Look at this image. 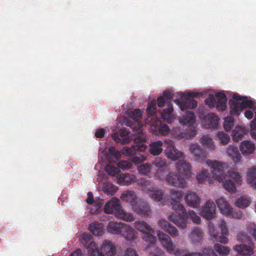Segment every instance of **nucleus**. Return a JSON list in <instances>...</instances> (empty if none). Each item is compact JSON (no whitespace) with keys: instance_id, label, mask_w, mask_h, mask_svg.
Wrapping results in <instances>:
<instances>
[{"instance_id":"1","label":"nucleus","mask_w":256,"mask_h":256,"mask_svg":"<svg viewBox=\"0 0 256 256\" xmlns=\"http://www.w3.org/2000/svg\"><path fill=\"white\" fill-rule=\"evenodd\" d=\"M206 164L210 167L213 178L219 182H222L224 188L230 193L234 194L236 192V187L234 182L231 180H225L226 177L225 171L226 164L210 160H208Z\"/></svg>"},{"instance_id":"2","label":"nucleus","mask_w":256,"mask_h":256,"mask_svg":"<svg viewBox=\"0 0 256 256\" xmlns=\"http://www.w3.org/2000/svg\"><path fill=\"white\" fill-rule=\"evenodd\" d=\"M134 141L135 144L130 148L124 147L122 150V154L131 157L132 162L135 164H138L146 160V157L140 154L144 152L146 148V146L144 144L146 142V138L144 134H138L136 136Z\"/></svg>"},{"instance_id":"3","label":"nucleus","mask_w":256,"mask_h":256,"mask_svg":"<svg viewBox=\"0 0 256 256\" xmlns=\"http://www.w3.org/2000/svg\"><path fill=\"white\" fill-rule=\"evenodd\" d=\"M171 204L172 210L178 214L179 217L176 214H172L168 216V219L176 225L178 228H186L188 218V214L186 208L180 202H175L174 204L172 202Z\"/></svg>"},{"instance_id":"4","label":"nucleus","mask_w":256,"mask_h":256,"mask_svg":"<svg viewBox=\"0 0 256 256\" xmlns=\"http://www.w3.org/2000/svg\"><path fill=\"white\" fill-rule=\"evenodd\" d=\"M208 233L210 238L213 241L220 242L223 244L228 242V238L226 236L228 234V230L226 226V222L222 220L220 222V228L221 229V234L219 235L214 230V226L213 223L210 222L208 223Z\"/></svg>"},{"instance_id":"5","label":"nucleus","mask_w":256,"mask_h":256,"mask_svg":"<svg viewBox=\"0 0 256 256\" xmlns=\"http://www.w3.org/2000/svg\"><path fill=\"white\" fill-rule=\"evenodd\" d=\"M208 233L210 238L213 241L220 242L223 244L228 242V238L226 236L228 234V230L226 226V222L222 220L220 222V228L221 229V234L219 235L214 230V226L213 223L210 222L208 223Z\"/></svg>"},{"instance_id":"6","label":"nucleus","mask_w":256,"mask_h":256,"mask_svg":"<svg viewBox=\"0 0 256 256\" xmlns=\"http://www.w3.org/2000/svg\"><path fill=\"white\" fill-rule=\"evenodd\" d=\"M227 98L226 94L222 92L216 94L215 97L213 94H210L205 100V103L210 108L216 106L218 110H224L226 108Z\"/></svg>"},{"instance_id":"7","label":"nucleus","mask_w":256,"mask_h":256,"mask_svg":"<svg viewBox=\"0 0 256 256\" xmlns=\"http://www.w3.org/2000/svg\"><path fill=\"white\" fill-rule=\"evenodd\" d=\"M158 236L161 244L166 249L168 253L176 256H180V250L176 248V245L173 244L168 234L159 231L158 232Z\"/></svg>"},{"instance_id":"8","label":"nucleus","mask_w":256,"mask_h":256,"mask_svg":"<svg viewBox=\"0 0 256 256\" xmlns=\"http://www.w3.org/2000/svg\"><path fill=\"white\" fill-rule=\"evenodd\" d=\"M162 96H164L166 100L167 108H164L162 110L161 114V117L164 120L168 122H170L172 119V113L174 110L172 104L171 102L173 98L172 92L170 90H166L164 92Z\"/></svg>"},{"instance_id":"9","label":"nucleus","mask_w":256,"mask_h":256,"mask_svg":"<svg viewBox=\"0 0 256 256\" xmlns=\"http://www.w3.org/2000/svg\"><path fill=\"white\" fill-rule=\"evenodd\" d=\"M229 104L230 114L238 116L244 108L252 107L254 105V102L252 100H248L246 96H244L242 102L229 100Z\"/></svg>"},{"instance_id":"10","label":"nucleus","mask_w":256,"mask_h":256,"mask_svg":"<svg viewBox=\"0 0 256 256\" xmlns=\"http://www.w3.org/2000/svg\"><path fill=\"white\" fill-rule=\"evenodd\" d=\"M165 144L166 145V148L164 152L168 159L172 160H176L183 157L184 154L176 149L172 140H166Z\"/></svg>"},{"instance_id":"11","label":"nucleus","mask_w":256,"mask_h":256,"mask_svg":"<svg viewBox=\"0 0 256 256\" xmlns=\"http://www.w3.org/2000/svg\"><path fill=\"white\" fill-rule=\"evenodd\" d=\"M216 206L214 202L208 200L200 208V214L204 218L210 220L216 217Z\"/></svg>"},{"instance_id":"12","label":"nucleus","mask_w":256,"mask_h":256,"mask_svg":"<svg viewBox=\"0 0 256 256\" xmlns=\"http://www.w3.org/2000/svg\"><path fill=\"white\" fill-rule=\"evenodd\" d=\"M122 209V206L120 204V200L116 197L112 198L104 206V212L105 213L114 214L116 217Z\"/></svg>"},{"instance_id":"13","label":"nucleus","mask_w":256,"mask_h":256,"mask_svg":"<svg viewBox=\"0 0 256 256\" xmlns=\"http://www.w3.org/2000/svg\"><path fill=\"white\" fill-rule=\"evenodd\" d=\"M133 210L140 216H148L152 214V210L148 204L141 199H138L132 204Z\"/></svg>"},{"instance_id":"14","label":"nucleus","mask_w":256,"mask_h":256,"mask_svg":"<svg viewBox=\"0 0 256 256\" xmlns=\"http://www.w3.org/2000/svg\"><path fill=\"white\" fill-rule=\"evenodd\" d=\"M181 98H176L174 102L178 104L181 110L184 111L187 108L192 109L197 106V102L193 99L185 98V94L180 93Z\"/></svg>"},{"instance_id":"15","label":"nucleus","mask_w":256,"mask_h":256,"mask_svg":"<svg viewBox=\"0 0 256 256\" xmlns=\"http://www.w3.org/2000/svg\"><path fill=\"white\" fill-rule=\"evenodd\" d=\"M166 180L170 184L180 188L186 186V179L174 172H169L166 177Z\"/></svg>"},{"instance_id":"16","label":"nucleus","mask_w":256,"mask_h":256,"mask_svg":"<svg viewBox=\"0 0 256 256\" xmlns=\"http://www.w3.org/2000/svg\"><path fill=\"white\" fill-rule=\"evenodd\" d=\"M191 166L189 162L183 160H179L176 164V170L178 172L188 178L191 176Z\"/></svg>"},{"instance_id":"17","label":"nucleus","mask_w":256,"mask_h":256,"mask_svg":"<svg viewBox=\"0 0 256 256\" xmlns=\"http://www.w3.org/2000/svg\"><path fill=\"white\" fill-rule=\"evenodd\" d=\"M232 248L238 254L243 256H251L254 252L252 244L249 246L246 244H236Z\"/></svg>"},{"instance_id":"18","label":"nucleus","mask_w":256,"mask_h":256,"mask_svg":"<svg viewBox=\"0 0 256 256\" xmlns=\"http://www.w3.org/2000/svg\"><path fill=\"white\" fill-rule=\"evenodd\" d=\"M219 118L213 113L208 114L204 118V125L206 128H216L218 125Z\"/></svg>"},{"instance_id":"19","label":"nucleus","mask_w":256,"mask_h":256,"mask_svg":"<svg viewBox=\"0 0 256 256\" xmlns=\"http://www.w3.org/2000/svg\"><path fill=\"white\" fill-rule=\"evenodd\" d=\"M190 150L198 161H204L206 158V150L200 148V146L196 144H192L190 146Z\"/></svg>"},{"instance_id":"20","label":"nucleus","mask_w":256,"mask_h":256,"mask_svg":"<svg viewBox=\"0 0 256 256\" xmlns=\"http://www.w3.org/2000/svg\"><path fill=\"white\" fill-rule=\"evenodd\" d=\"M158 226L160 228L167 232L172 237H176L178 236L177 229L165 220H160L158 222Z\"/></svg>"},{"instance_id":"21","label":"nucleus","mask_w":256,"mask_h":256,"mask_svg":"<svg viewBox=\"0 0 256 256\" xmlns=\"http://www.w3.org/2000/svg\"><path fill=\"white\" fill-rule=\"evenodd\" d=\"M185 200L188 206L196 208L200 206V198L195 192L188 191L185 196Z\"/></svg>"},{"instance_id":"22","label":"nucleus","mask_w":256,"mask_h":256,"mask_svg":"<svg viewBox=\"0 0 256 256\" xmlns=\"http://www.w3.org/2000/svg\"><path fill=\"white\" fill-rule=\"evenodd\" d=\"M190 238L192 242L195 245L200 244L204 239L202 230L198 228H194L190 234Z\"/></svg>"},{"instance_id":"23","label":"nucleus","mask_w":256,"mask_h":256,"mask_svg":"<svg viewBox=\"0 0 256 256\" xmlns=\"http://www.w3.org/2000/svg\"><path fill=\"white\" fill-rule=\"evenodd\" d=\"M126 224L122 222H118L110 221L107 226L108 232L114 234H120Z\"/></svg>"},{"instance_id":"24","label":"nucleus","mask_w":256,"mask_h":256,"mask_svg":"<svg viewBox=\"0 0 256 256\" xmlns=\"http://www.w3.org/2000/svg\"><path fill=\"white\" fill-rule=\"evenodd\" d=\"M122 201L130 204L132 208V204H135L138 200L134 192L132 190H126L120 196Z\"/></svg>"},{"instance_id":"25","label":"nucleus","mask_w":256,"mask_h":256,"mask_svg":"<svg viewBox=\"0 0 256 256\" xmlns=\"http://www.w3.org/2000/svg\"><path fill=\"white\" fill-rule=\"evenodd\" d=\"M137 232L130 226L126 224L120 235L128 240H134L137 237Z\"/></svg>"},{"instance_id":"26","label":"nucleus","mask_w":256,"mask_h":256,"mask_svg":"<svg viewBox=\"0 0 256 256\" xmlns=\"http://www.w3.org/2000/svg\"><path fill=\"white\" fill-rule=\"evenodd\" d=\"M179 121L180 123L188 125V126H192L195 121V116L194 112L190 110L186 111V115L180 117Z\"/></svg>"},{"instance_id":"27","label":"nucleus","mask_w":256,"mask_h":256,"mask_svg":"<svg viewBox=\"0 0 256 256\" xmlns=\"http://www.w3.org/2000/svg\"><path fill=\"white\" fill-rule=\"evenodd\" d=\"M163 143L160 140L151 142L150 145V152L153 156H158L162 152Z\"/></svg>"},{"instance_id":"28","label":"nucleus","mask_w":256,"mask_h":256,"mask_svg":"<svg viewBox=\"0 0 256 256\" xmlns=\"http://www.w3.org/2000/svg\"><path fill=\"white\" fill-rule=\"evenodd\" d=\"M255 149L254 144L248 140L243 141L240 146V150L244 154H250L253 152Z\"/></svg>"},{"instance_id":"29","label":"nucleus","mask_w":256,"mask_h":256,"mask_svg":"<svg viewBox=\"0 0 256 256\" xmlns=\"http://www.w3.org/2000/svg\"><path fill=\"white\" fill-rule=\"evenodd\" d=\"M142 116V113L140 110L139 109H135L134 110L130 111L128 113V116L133 120H134L135 122H138V128L134 127V129L136 130H139L138 134H143L142 132L140 130V126L138 122Z\"/></svg>"},{"instance_id":"30","label":"nucleus","mask_w":256,"mask_h":256,"mask_svg":"<svg viewBox=\"0 0 256 256\" xmlns=\"http://www.w3.org/2000/svg\"><path fill=\"white\" fill-rule=\"evenodd\" d=\"M88 230L94 234L100 236L104 234V226L101 223L94 222L89 225Z\"/></svg>"},{"instance_id":"31","label":"nucleus","mask_w":256,"mask_h":256,"mask_svg":"<svg viewBox=\"0 0 256 256\" xmlns=\"http://www.w3.org/2000/svg\"><path fill=\"white\" fill-rule=\"evenodd\" d=\"M216 202L222 213L226 214L230 212L231 208L224 198H219Z\"/></svg>"},{"instance_id":"32","label":"nucleus","mask_w":256,"mask_h":256,"mask_svg":"<svg viewBox=\"0 0 256 256\" xmlns=\"http://www.w3.org/2000/svg\"><path fill=\"white\" fill-rule=\"evenodd\" d=\"M135 228L144 234L152 231V228L146 222L144 221H138L134 222Z\"/></svg>"},{"instance_id":"33","label":"nucleus","mask_w":256,"mask_h":256,"mask_svg":"<svg viewBox=\"0 0 256 256\" xmlns=\"http://www.w3.org/2000/svg\"><path fill=\"white\" fill-rule=\"evenodd\" d=\"M227 153L234 162H237L240 160L241 156L238 147L229 146L227 148Z\"/></svg>"},{"instance_id":"34","label":"nucleus","mask_w":256,"mask_h":256,"mask_svg":"<svg viewBox=\"0 0 256 256\" xmlns=\"http://www.w3.org/2000/svg\"><path fill=\"white\" fill-rule=\"evenodd\" d=\"M88 256H104L100 253L94 242H90L86 246Z\"/></svg>"},{"instance_id":"35","label":"nucleus","mask_w":256,"mask_h":256,"mask_svg":"<svg viewBox=\"0 0 256 256\" xmlns=\"http://www.w3.org/2000/svg\"><path fill=\"white\" fill-rule=\"evenodd\" d=\"M139 185L143 191L150 193L155 188L152 182L150 180H141Z\"/></svg>"},{"instance_id":"36","label":"nucleus","mask_w":256,"mask_h":256,"mask_svg":"<svg viewBox=\"0 0 256 256\" xmlns=\"http://www.w3.org/2000/svg\"><path fill=\"white\" fill-rule=\"evenodd\" d=\"M247 181L256 188V166L249 170L247 175Z\"/></svg>"},{"instance_id":"37","label":"nucleus","mask_w":256,"mask_h":256,"mask_svg":"<svg viewBox=\"0 0 256 256\" xmlns=\"http://www.w3.org/2000/svg\"><path fill=\"white\" fill-rule=\"evenodd\" d=\"M135 178L134 176L126 173L120 174L118 180L124 185H128L131 182H134Z\"/></svg>"},{"instance_id":"38","label":"nucleus","mask_w":256,"mask_h":256,"mask_svg":"<svg viewBox=\"0 0 256 256\" xmlns=\"http://www.w3.org/2000/svg\"><path fill=\"white\" fill-rule=\"evenodd\" d=\"M244 134V130L241 126L236 127L232 132V137L234 142L240 140Z\"/></svg>"},{"instance_id":"39","label":"nucleus","mask_w":256,"mask_h":256,"mask_svg":"<svg viewBox=\"0 0 256 256\" xmlns=\"http://www.w3.org/2000/svg\"><path fill=\"white\" fill-rule=\"evenodd\" d=\"M152 166L148 163L141 164L137 166V169L140 174L148 175L151 171Z\"/></svg>"},{"instance_id":"40","label":"nucleus","mask_w":256,"mask_h":256,"mask_svg":"<svg viewBox=\"0 0 256 256\" xmlns=\"http://www.w3.org/2000/svg\"><path fill=\"white\" fill-rule=\"evenodd\" d=\"M116 218H121L127 222H133L134 220V218L132 214L126 212L122 209L120 210V212L118 214Z\"/></svg>"},{"instance_id":"41","label":"nucleus","mask_w":256,"mask_h":256,"mask_svg":"<svg viewBox=\"0 0 256 256\" xmlns=\"http://www.w3.org/2000/svg\"><path fill=\"white\" fill-rule=\"evenodd\" d=\"M150 196L156 201H160L162 199L164 192L161 190H156V188L150 193Z\"/></svg>"},{"instance_id":"42","label":"nucleus","mask_w":256,"mask_h":256,"mask_svg":"<svg viewBox=\"0 0 256 256\" xmlns=\"http://www.w3.org/2000/svg\"><path fill=\"white\" fill-rule=\"evenodd\" d=\"M152 164L158 169L164 168L166 167V160L161 157H157L154 158L152 162Z\"/></svg>"},{"instance_id":"43","label":"nucleus","mask_w":256,"mask_h":256,"mask_svg":"<svg viewBox=\"0 0 256 256\" xmlns=\"http://www.w3.org/2000/svg\"><path fill=\"white\" fill-rule=\"evenodd\" d=\"M104 190L108 194L113 195L117 190V188L112 184L106 182L104 184Z\"/></svg>"},{"instance_id":"44","label":"nucleus","mask_w":256,"mask_h":256,"mask_svg":"<svg viewBox=\"0 0 256 256\" xmlns=\"http://www.w3.org/2000/svg\"><path fill=\"white\" fill-rule=\"evenodd\" d=\"M189 127L190 128L186 129L184 133H181L182 138H190L195 136L196 134L195 128L192 126Z\"/></svg>"},{"instance_id":"45","label":"nucleus","mask_w":256,"mask_h":256,"mask_svg":"<svg viewBox=\"0 0 256 256\" xmlns=\"http://www.w3.org/2000/svg\"><path fill=\"white\" fill-rule=\"evenodd\" d=\"M215 250L220 254L222 256L227 255L230 252L229 248L218 244H215Z\"/></svg>"},{"instance_id":"46","label":"nucleus","mask_w":256,"mask_h":256,"mask_svg":"<svg viewBox=\"0 0 256 256\" xmlns=\"http://www.w3.org/2000/svg\"><path fill=\"white\" fill-rule=\"evenodd\" d=\"M234 118L230 116L224 118V128L226 131H230L234 126Z\"/></svg>"},{"instance_id":"47","label":"nucleus","mask_w":256,"mask_h":256,"mask_svg":"<svg viewBox=\"0 0 256 256\" xmlns=\"http://www.w3.org/2000/svg\"><path fill=\"white\" fill-rule=\"evenodd\" d=\"M202 144L208 148L212 150L214 148L212 140L208 136H204L200 139Z\"/></svg>"},{"instance_id":"48","label":"nucleus","mask_w":256,"mask_h":256,"mask_svg":"<svg viewBox=\"0 0 256 256\" xmlns=\"http://www.w3.org/2000/svg\"><path fill=\"white\" fill-rule=\"evenodd\" d=\"M170 196L171 200L174 202H180L182 197L180 192L175 190L170 191Z\"/></svg>"},{"instance_id":"49","label":"nucleus","mask_w":256,"mask_h":256,"mask_svg":"<svg viewBox=\"0 0 256 256\" xmlns=\"http://www.w3.org/2000/svg\"><path fill=\"white\" fill-rule=\"evenodd\" d=\"M154 232L152 229V232H150L148 233L144 234V239L146 242H149L152 244H154L156 241V238L154 236Z\"/></svg>"},{"instance_id":"50","label":"nucleus","mask_w":256,"mask_h":256,"mask_svg":"<svg viewBox=\"0 0 256 256\" xmlns=\"http://www.w3.org/2000/svg\"><path fill=\"white\" fill-rule=\"evenodd\" d=\"M210 173L206 170H203L200 173L196 176V180L199 183H202L206 180L208 178L210 177Z\"/></svg>"},{"instance_id":"51","label":"nucleus","mask_w":256,"mask_h":256,"mask_svg":"<svg viewBox=\"0 0 256 256\" xmlns=\"http://www.w3.org/2000/svg\"><path fill=\"white\" fill-rule=\"evenodd\" d=\"M250 200L248 199L240 197L236 202V205L238 208H244L249 205Z\"/></svg>"},{"instance_id":"52","label":"nucleus","mask_w":256,"mask_h":256,"mask_svg":"<svg viewBox=\"0 0 256 256\" xmlns=\"http://www.w3.org/2000/svg\"><path fill=\"white\" fill-rule=\"evenodd\" d=\"M218 136L220 143L222 144H227L230 140V138L228 134L222 132H218Z\"/></svg>"},{"instance_id":"53","label":"nucleus","mask_w":256,"mask_h":256,"mask_svg":"<svg viewBox=\"0 0 256 256\" xmlns=\"http://www.w3.org/2000/svg\"><path fill=\"white\" fill-rule=\"evenodd\" d=\"M108 152L110 160L112 158H114L116 160H118L120 158V154L113 146H111L108 148Z\"/></svg>"},{"instance_id":"54","label":"nucleus","mask_w":256,"mask_h":256,"mask_svg":"<svg viewBox=\"0 0 256 256\" xmlns=\"http://www.w3.org/2000/svg\"><path fill=\"white\" fill-rule=\"evenodd\" d=\"M117 166L123 170H129L132 166V163L127 160H120L117 164Z\"/></svg>"},{"instance_id":"55","label":"nucleus","mask_w":256,"mask_h":256,"mask_svg":"<svg viewBox=\"0 0 256 256\" xmlns=\"http://www.w3.org/2000/svg\"><path fill=\"white\" fill-rule=\"evenodd\" d=\"M156 104L154 102H150L148 104L146 111L149 116H152L156 113Z\"/></svg>"},{"instance_id":"56","label":"nucleus","mask_w":256,"mask_h":256,"mask_svg":"<svg viewBox=\"0 0 256 256\" xmlns=\"http://www.w3.org/2000/svg\"><path fill=\"white\" fill-rule=\"evenodd\" d=\"M158 130L159 134L162 136H166L169 133L170 128L166 124H161L158 128Z\"/></svg>"},{"instance_id":"57","label":"nucleus","mask_w":256,"mask_h":256,"mask_svg":"<svg viewBox=\"0 0 256 256\" xmlns=\"http://www.w3.org/2000/svg\"><path fill=\"white\" fill-rule=\"evenodd\" d=\"M106 170L108 174L111 176H114L118 172V170L116 168L110 165L106 166Z\"/></svg>"},{"instance_id":"58","label":"nucleus","mask_w":256,"mask_h":256,"mask_svg":"<svg viewBox=\"0 0 256 256\" xmlns=\"http://www.w3.org/2000/svg\"><path fill=\"white\" fill-rule=\"evenodd\" d=\"M189 215L190 218L194 223L200 224V218L196 214L194 211H190L189 212Z\"/></svg>"},{"instance_id":"59","label":"nucleus","mask_w":256,"mask_h":256,"mask_svg":"<svg viewBox=\"0 0 256 256\" xmlns=\"http://www.w3.org/2000/svg\"><path fill=\"white\" fill-rule=\"evenodd\" d=\"M166 172L164 168L158 169L156 172L155 175L160 180H163L165 178Z\"/></svg>"},{"instance_id":"60","label":"nucleus","mask_w":256,"mask_h":256,"mask_svg":"<svg viewBox=\"0 0 256 256\" xmlns=\"http://www.w3.org/2000/svg\"><path fill=\"white\" fill-rule=\"evenodd\" d=\"M202 254L204 256H218L214 250L209 248H204Z\"/></svg>"},{"instance_id":"61","label":"nucleus","mask_w":256,"mask_h":256,"mask_svg":"<svg viewBox=\"0 0 256 256\" xmlns=\"http://www.w3.org/2000/svg\"><path fill=\"white\" fill-rule=\"evenodd\" d=\"M230 176L236 182L240 183L241 182V176L238 172L232 171L230 172Z\"/></svg>"},{"instance_id":"62","label":"nucleus","mask_w":256,"mask_h":256,"mask_svg":"<svg viewBox=\"0 0 256 256\" xmlns=\"http://www.w3.org/2000/svg\"><path fill=\"white\" fill-rule=\"evenodd\" d=\"M234 218H240L242 217V213L240 211L232 210L231 208V212L229 214H226Z\"/></svg>"},{"instance_id":"63","label":"nucleus","mask_w":256,"mask_h":256,"mask_svg":"<svg viewBox=\"0 0 256 256\" xmlns=\"http://www.w3.org/2000/svg\"><path fill=\"white\" fill-rule=\"evenodd\" d=\"M201 94L197 92H193L191 91H189L187 92L186 94H185V98H198L200 96H201Z\"/></svg>"},{"instance_id":"64","label":"nucleus","mask_w":256,"mask_h":256,"mask_svg":"<svg viewBox=\"0 0 256 256\" xmlns=\"http://www.w3.org/2000/svg\"><path fill=\"white\" fill-rule=\"evenodd\" d=\"M158 106L159 107H162L166 103V100L164 96H159L157 98Z\"/></svg>"}]
</instances>
